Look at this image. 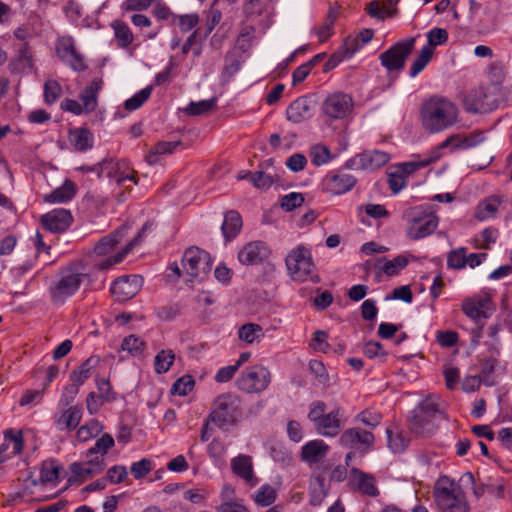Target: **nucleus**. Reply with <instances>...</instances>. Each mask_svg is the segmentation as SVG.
Returning <instances> with one entry per match:
<instances>
[{"label":"nucleus","mask_w":512,"mask_h":512,"mask_svg":"<svg viewBox=\"0 0 512 512\" xmlns=\"http://www.w3.org/2000/svg\"><path fill=\"white\" fill-rule=\"evenodd\" d=\"M421 122L425 130L438 133L452 127L458 119L454 103L443 97H430L421 107Z\"/></svg>","instance_id":"f257e3e1"},{"label":"nucleus","mask_w":512,"mask_h":512,"mask_svg":"<svg viewBox=\"0 0 512 512\" xmlns=\"http://www.w3.org/2000/svg\"><path fill=\"white\" fill-rule=\"evenodd\" d=\"M87 274L79 262L68 264L59 270L56 279L51 282L48 292L54 305H63L80 289Z\"/></svg>","instance_id":"f03ea898"},{"label":"nucleus","mask_w":512,"mask_h":512,"mask_svg":"<svg viewBox=\"0 0 512 512\" xmlns=\"http://www.w3.org/2000/svg\"><path fill=\"white\" fill-rule=\"evenodd\" d=\"M437 400L436 396L430 395L414 409L413 416L409 420L411 432L420 436H428L436 430V421L443 417Z\"/></svg>","instance_id":"7ed1b4c3"},{"label":"nucleus","mask_w":512,"mask_h":512,"mask_svg":"<svg viewBox=\"0 0 512 512\" xmlns=\"http://www.w3.org/2000/svg\"><path fill=\"white\" fill-rule=\"evenodd\" d=\"M434 498L439 509L448 512H469V505L461 487L447 476L436 482Z\"/></svg>","instance_id":"20e7f679"},{"label":"nucleus","mask_w":512,"mask_h":512,"mask_svg":"<svg viewBox=\"0 0 512 512\" xmlns=\"http://www.w3.org/2000/svg\"><path fill=\"white\" fill-rule=\"evenodd\" d=\"M241 415V400L234 393H223L216 397L209 420L222 430H228Z\"/></svg>","instance_id":"39448f33"},{"label":"nucleus","mask_w":512,"mask_h":512,"mask_svg":"<svg viewBox=\"0 0 512 512\" xmlns=\"http://www.w3.org/2000/svg\"><path fill=\"white\" fill-rule=\"evenodd\" d=\"M285 262L288 273L294 281L320 282V277L316 272L309 249L298 246L286 256Z\"/></svg>","instance_id":"423d86ee"},{"label":"nucleus","mask_w":512,"mask_h":512,"mask_svg":"<svg viewBox=\"0 0 512 512\" xmlns=\"http://www.w3.org/2000/svg\"><path fill=\"white\" fill-rule=\"evenodd\" d=\"M403 218L408 223L407 236L411 240L429 236L438 226V217L421 206L407 209Z\"/></svg>","instance_id":"0eeeda50"},{"label":"nucleus","mask_w":512,"mask_h":512,"mask_svg":"<svg viewBox=\"0 0 512 512\" xmlns=\"http://www.w3.org/2000/svg\"><path fill=\"white\" fill-rule=\"evenodd\" d=\"M271 382V373L262 365H253L245 368L236 380V386L245 393H260Z\"/></svg>","instance_id":"6e6552de"},{"label":"nucleus","mask_w":512,"mask_h":512,"mask_svg":"<svg viewBox=\"0 0 512 512\" xmlns=\"http://www.w3.org/2000/svg\"><path fill=\"white\" fill-rule=\"evenodd\" d=\"M416 37L401 40L380 54L381 65L388 71H401L415 48Z\"/></svg>","instance_id":"1a4fd4ad"},{"label":"nucleus","mask_w":512,"mask_h":512,"mask_svg":"<svg viewBox=\"0 0 512 512\" xmlns=\"http://www.w3.org/2000/svg\"><path fill=\"white\" fill-rule=\"evenodd\" d=\"M182 266L192 279L207 275L211 268L210 255L197 247L188 248L182 257Z\"/></svg>","instance_id":"9d476101"},{"label":"nucleus","mask_w":512,"mask_h":512,"mask_svg":"<svg viewBox=\"0 0 512 512\" xmlns=\"http://www.w3.org/2000/svg\"><path fill=\"white\" fill-rule=\"evenodd\" d=\"M353 105L354 102L350 95L337 92L325 99L322 110L330 119H344L352 113Z\"/></svg>","instance_id":"9b49d317"},{"label":"nucleus","mask_w":512,"mask_h":512,"mask_svg":"<svg viewBox=\"0 0 512 512\" xmlns=\"http://www.w3.org/2000/svg\"><path fill=\"white\" fill-rule=\"evenodd\" d=\"M143 285V278L139 275H125L118 277L111 285V294L118 302H125L137 295Z\"/></svg>","instance_id":"f8f14e48"},{"label":"nucleus","mask_w":512,"mask_h":512,"mask_svg":"<svg viewBox=\"0 0 512 512\" xmlns=\"http://www.w3.org/2000/svg\"><path fill=\"white\" fill-rule=\"evenodd\" d=\"M494 310L490 296H474L462 302V311L473 321L488 319Z\"/></svg>","instance_id":"ddd939ff"},{"label":"nucleus","mask_w":512,"mask_h":512,"mask_svg":"<svg viewBox=\"0 0 512 512\" xmlns=\"http://www.w3.org/2000/svg\"><path fill=\"white\" fill-rule=\"evenodd\" d=\"M374 440L372 432L354 427L346 429L341 434L339 443L346 448L368 450L373 446Z\"/></svg>","instance_id":"4468645a"},{"label":"nucleus","mask_w":512,"mask_h":512,"mask_svg":"<svg viewBox=\"0 0 512 512\" xmlns=\"http://www.w3.org/2000/svg\"><path fill=\"white\" fill-rule=\"evenodd\" d=\"M464 108L469 113H487L492 111L495 105V99L492 98L484 88L471 91L464 99Z\"/></svg>","instance_id":"2eb2a0df"},{"label":"nucleus","mask_w":512,"mask_h":512,"mask_svg":"<svg viewBox=\"0 0 512 512\" xmlns=\"http://www.w3.org/2000/svg\"><path fill=\"white\" fill-rule=\"evenodd\" d=\"M270 255L268 246L263 241L247 243L238 253V260L243 265H258Z\"/></svg>","instance_id":"dca6fc26"},{"label":"nucleus","mask_w":512,"mask_h":512,"mask_svg":"<svg viewBox=\"0 0 512 512\" xmlns=\"http://www.w3.org/2000/svg\"><path fill=\"white\" fill-rule=\"evenodd\" d=\"M73 217L69 210L66 209H54L41 216L42 226L52 232L61 233L66 231L71 225Z\"/></svg>","instance_id":"f3484780"},{"label":"nucleus","mask_w":512,"mask_h":512,"mask_svg":"<svg viewBox=\"0 0 512 512\" xmlns=\"http://www.w3.org/2000/svg\"><path fill=\"white\" fill-rule=\"evenodd\" d=\"M153 228L152 222H146L141 230L138 232L136 237H134L121 251L117 252L116 254L107 257L103 261L97 263V268L99 270H107L111 267H113L115 264L120 263L126 255L137 245H139L142 241V239L146 236L148 232H151Z\"/></svg>","instance_id":"a211bd4d"},{"label":"nucleus","mask_w":512,"mask_h":512,"mask_svg":"<svg viewBox=\"0 0 512 512\" xmlns=\"http://www.w3.org/2000/svg\"><path fill=\"white\" fill-rule=\"evenodd\" d=\"M99 178L106 175L108 178L116 180L117 184L124 187V183L129 180L138 184V179L134 174L121 171V163L113 159H104L99 163Z\"/></svg>","instance_id":"6ab92c4d"},{"label":"nucleus","mask_w":512,"mask_h":512,"mask_svg":"<svg viewBox=\"0 0 512 512\" xmlns=\"http://www.w3.org/2000/svg\"><path fill=\"white\" fill-rule=\"evenodd\" d=\"M457 139H458L457 135L450 136L445 141L440 143L436 148H434L432 151H430L426 158H424L420 161H411V162L403 163L402 164L403 172L407 173V174H411L419 168L426 167V166L436 162L442 156V153H441L442 149L448 147L449 145L454 143V141Z\"/></svg>","instance_id":"aec40b11"},{"label":"nucleus","mask_w":512,"mask_h":512,"mask_svg":"<svg viewBox=\"0 0 512 512\" xmlns=\"http://www.w3.org/2000/svg\"><path fill=\"white\" fill-rule=\"evenodd\" d=\"M342 416V409L340 407H336L334 410L322 417V419L315 425V429L323 436L334 437L340 432Z\"/></svg>","instance_id":"412c9836"},{"label":"nucleus","mask_w":512,"mask_h":512,"mask_svg":"<svg viewBox=\"0 0 512 512\" xmlns=\"http://www.w3.org/2000/svg\"><path fill=\"white\" fill-rule=\"evenodd\" d=\"M104 468V458L98 456L87 458V461L84 463H72L70 466L72 474L81 480H85L93 475L99 474L104 470Z\"/></svg>","instance_id":"4be33fe9"},{"label":"nucleus","mask_w":512,"mask_h":512,"mask_svg":"<svg viewBox=\"0 0 512 512\" xmlns=\"http://www.w3.org/2000/svg\"><path fill=\"white\" fill-rule=\"evenodd\" d=\"M313 115L312 102L307 97H299L286 110L287 119L293 123H301Z\"/></svg>","instance_id":"5701e85b"},{"label":"nucleus","mask_w":512,"mask_h":512,"mask_svg":"<svg viewBox=\"0 0 512 512\" xmlns=\"http://www.w3.org/2000/svg\"><path fill=\"white\" fill-rule=\"evenodd\" d=\"M233 472L242 478L248 485L255 486L258 483L253 472L252 459L247 455H239L231 460Z\"/></svg>","instance_id":"b1692460"},{"label":"nucleus","mask_w":512,"mask_h":512,"mask_svg":"<svg viewBox=\"0 0 512 512\" xmlns=\"http://www.w3.org/2000/svg\"><path fill=\"white\" fill-rule=\"evenodd\" d=\"M356 164L364 170H375L378 169L385 164H387L390 160V156L388 153L372 150L365 151L356 156Z\"/></svg>","instance_id":"393cba45"},{"label":"nucleus","mask_w":512,"mask_h":512,"mask_svg":"<svg viewBox=\"0 0 512 512\" xmlns=\"http://www.w3.org/2000/svg\"><path fill=\"white\" fill-rule=\"evenodd\" d=\"M329 446L323 440L307 442L301 450V459L309 464L320 462L328 453Z\"/></svg>","instance_id":"a878e982"},{"label":"nucleus","mask_w":512,"mask_h":512,"mask_svg":"<svg viewBox=\"0 0 512 512\" xmlns=\"http://www.w3.org/2000/svg\"><path fill=\"white\" fill-rule=\"evenodd\" d=\"M242 217L236 210L227 211L221 226L222 234L227 242L237 237L242 229Z\"/></svg>","instance_id":"bb28decb"},{"label":"nucleus","mask_w":512,"mask_h":512,"mask_svg":"<svg viewBox=\"0 0 512 512\" xmlns=\"http://www.w3.org/2000/svg\"><path fill=\"white\" fill-rule=\"evenodd\" d=\"M355 184V177L348 173H338L326 180L328 191L335 195H340L350 191Z\"/></svg>","instance_id":"cd10ccee"},{"label":"nucleus","mask_w":512,"mask_h":512,"mask_svg":"<svg viewBox=\"0 0 512 512\" xmlns=\"http://www.w3.org/2000/svg\"><path fill=\"white\" fill-rule=\"evenodd\" d=\"M126 233V227H120L113 233H110L104 237H102L99 242L94 247V253L97 256H107L109 255L114 247L120 242V240L124 237Z\"/></svg>","instance_id":"c85d7f7f"},{"label":"nucleus","mask_w":512,"mask_h":512,"mask_svg":"<svg viewBox=\"0 0 512 512\" xmlns=\"http://www.w3.org/2000/svg\"><path fill=\"white\" fill-rule=\"evenodd\" d=\"M103 86L101 78H95L89 86H87L81 93L80 99L83 102L85 113L94 111L97 107V97Z\"/></svg>","instance_id":"c756f323"},{"label":"nucleus","mask_w":512,"mask_h":512,"mask_svg":"<svg viewBox=\"0 0 512 512\" xmlns=\"http://www.w3.org/2000/svg\"><path fill=\"white\" fill-rule=\"evenodd\" d=\"M82 418V408L80 406H71L64 410L56 419V425L60 430H74Z\"/></svg>","instance_id":"7c9ffc66"},{"label":"nucleus","mask_w":512,"mask_h":512,"mask_svg":"<svg viewBox=\"0 0 512 512\" xmlns=\"http://www.w3.org/2000/svg\"><path fill=\"white\" fill-rule=\"evenodd\" d=\"M10 66L14 72H29L33 68V56L27 43L21 44Z\"/></svg>","instance_id":"2f4dec72"},{"label":"nucleus","mask_w":512,"mask_h":512,"mask_svg":"<svg viewBox=\"0 0 512 512\" xmlns=\"http://www.w3.org/2000/svg\"><path fill=\"white\" fill-rule=\"evenodd\" d=\"M357 482L359 491L369 497H377L379 490L376 486V479L373 475L364 473L356 468L351 470Z\"/></svg>","instance_id":"473e14b6"},{"label":"nucleus","mask_w":512,"mask_h":512,"mask_svg":"<svg viewBox=\"0 0 512 512\" xmlns=\"http://www.w3.org/2000/svg\"><path fill=\"white\" fill-rule=\"evenodd\" d=\"M497 365L498 360L495 357H487L481 361L480 374L472 377V380L476 383V387H479L480 384H484L488 387L495 384L493 373Z\"/></svg>","instance_id":"72a5a7b5"},{"label":"nucleus","mask_w":512,"mask_h":512,"mask_svg":"<svg viewBox=\"0 0 512 512\" xmlns=\"http://www.w3.org/2000/svg\"><path fill=\"white\" fill-rule=\"evenodd\" d=\"M69 140L75 150L83 152L91 149L94 143V137L87 128H77L69 133Z\"/></svg>","instance_id":"f704fd0d"},{"label":"nucleus","mask_w":512,"mask_h":512,"mask_svg":"<svg viewBox=\"0 0 512 512\" xmlns=\"http://www.w3.org/2000/svg\"><path fill=\"white\" fill-rule=\"evenodd\" d=\"M328 493L326 479L323 475H317L309 484V502L312 506H319Z\"/></svg>","instance_id":"c9c22d12"},{"label":"nucleus","mask_w":512,"mask_h":512,"mask_svg":"<svg viewBox=\"0 0 512 512\" xmlns=\"http://www.w3.org/2000/svg\"><path fill=\"white\" fill-rule=\"evenodd\" d=\"M408 264V260L404 256H397L393 260H386L385 257L380 258L375 264V269L384 272L391 277L397 275Z\"/></svg>","instance_id":"e433bc0d"},{"label":"nucleus","mask_w":512,"mask_h":512,"mask_svg":"<svg viewBox=\"0 0 512 512\" xmlns=\"http://www.w3.org/2000/svg\"><path fill=\"white\" fill-rule=\"evenodd\" d=\"M99 363V358L89 357L77 369L73 370L70 374V380L78 386H81L91 375Z\"/></svg>","instance_id":"4c0bfd02"},{"label":"nucleus","mask_w":512,"mask_h":512,"mask_svg":"<svg viewBox=\"0 0 512 512\" xmlns=\"http://www.w3.org/2000/svg\"><path fill=\"white\" fill-rule=\"evenodd\" d=\"M75 185L71 181H65L61 187L53 190L45 196V200L50 203H64L71 200L75 195Z\"/></svg>","instance_id":"58836bf2"},{"label":"nucleus","mask_w":512,"mask_h":512,"mask_svg":"<svg viewBox=\"0 0 512 512\" xmlns=\"http://www.w3.org/2000/svg\"><path fill=\"white\" fill-rule=\"evenodd\" d=\"M111 27L114 30L115 38L121 48H126L132 44L134 39L133 33L125 22L115 20L111 24Z\"/></svg>","instance_id":"ea45409f"},{"label":"nucleus","mask_w":512,"mask_h":512,"mask_svg":"<svg viewBox=\"0 0 512 512\" xmlns=\"http://www.w3.org/2000/svg\"><path fill=\"white\" fill-rule=\"evenodd\" d=\"M433 54V49L424 46L412 63L409 71V76L411 78H415L419 73H421L428 65V63L431 61Z\"/></svg>","instance_id":"a19ab883"},{"label":"nucleus","mask_w":512,"mask_h":512,"mask_svg":"<svg viewBox=\"0 0 512 512\" xmlns=\"http://www.w3.org/2000/svg\"><path fill=\"white\" fill-rule=\"evenodd\" d=\"M240 340L252 344L254 341L264 337L263 328L256 323H246L238 330Z\"/></svg>","instance_id":"79ce46f5"},{"label":"nucleus","mask_w":512,"mask_h":512,"mask_svg":"<svg viewBox=\"0 0 512 512\" xmlns=\"http://www.w3.org/2000/svg\"><path fill=\"white\" fill-rule=\"evenodd\" d=\"M114 445L113 437L105 433L103 434L95 443L93 447L87 450L86 458L90 457H101L104 458V455L107 454L108 450Z\"/></svg>","instance_id":"37998d69"},{"label":"nucleus","mask_w":512,"mask_h":512,"mask_svg":"<svg viewBox=\"0 0 512 512\" xmlns=\"http://www.w3.org/2000/svg\"><path fill=\"white\" fill-rule=\"evenodd\" d=\"M460 481L466 485L472 486L473 494L476 498L481 497L485 492L494 493V484L477 482L473 473L471 472H465L462 475Z\"/></svg>","instance_id":"c03bdc74"},{"label":"nucleus","mask_w":512,"mask_h":512,"mask_svg":"<svg viewBox=\"0 0 512 512\" xmlns=\"http://www.w3.org/2000/svg\"><path fill=\"white\" fill-rule=\"evenodd\" d=\"M499 204L500 202L497 198L486 199L483 203L478 205L475 212V217L480 221L494 217L498 210Z\"/></svg>","instance_id":"a18cd8bd"},{"label":"nucleus","mask_w":512,"mask_h":512,"mask_svg":"<svg viewBox=\"0 0 512 512\" xmlns=\"http://www.w3.org/2000/svg\"><path fill=\"white\" fill-rule=\"evenodd\" d=\"M388 447L394 453L403 452L407 445L408 439L399 431L393 428H387L386 430Z\"/></svg>","instance_id":"49530a36"},{"label":"nucleus","mask_w":512,"mask_h":512,"mask_svg":"<svg viewBox=\"0 0 512 512\" xmlns=\"http://www.w3.org/2000/svg\"><path fill=\"white\" fill-rule=\"evenodd\" d=\"M337 16V11L333 8H330L324 23L316 29V34L320 42L326 41L333 34V27Z\"/></svg>","instance_id":"de8ad7c7"},{"label":"nucleus","mask_w":512,"mask_h":512,"mask_svg":"<svg viewBox=\"0 0 512 512\" xmlns=\"http://www.w3.org/2000/svg\"><path fill=\"white\" fill-rule=\"evenodd\" d=\"M175 354L172 350H161L155 357L154 367L157 374L166 373L172 366Z\"/></svg>","instance_id":"09e8293b"},{"label":"nucleus","mask_w":512,"mask_h":512,"mask_svg":"<svg viewBox=\"0 0 512 512\" xmlns=\"http://www.w3.org/2000/svg\"><path fill=\"white\" fill-rule=\"evenodd\" d=\"M146 347L145 342L136 335H129L122 341L121 348L132 356L141 355Z\"/></svg>","instance_id":"8fccbe9b"},{"label":"nucleus","mask_w":512,"mask_h":512,"mask_svg":"<svg viewBox=\"0 0 512 512\" xmlns=\"http://www.w3.org/2000/svg\"><path fill=\"white\" fill-rule=\"evenodd\" d=\"M102 429L103 427L101 423L95 419H92L78 429L77 438L81 442L88 441L92 437L97 436L102 431Z\"/></svg>","instance_id":"3c124183"},{"label":"nucleus","mask_w":512,"mask_h":512,"mask_svg":"<svg viewBox=\"0 0 512 512\" xmlns=\"http://www.w3.org/2000/svg\"><path fill=\"white\" fill-rule=\"evenodd\" d=\"M216 106V99L201 100L199 102H191L184 112L190 116H198L211 111Z\"/></svg>","instance_id":"603ef678"},{"label":"nucleus","mask_w":512,"mask_h":512,"mask_svg":"<svg viewBox=\"0 0 512 512\" xmlns=\"http://www.w3.org/2000/svg\"><path fill=\"white\" fill-rule=\"evenodd\" d=\"M152 90V86H147L131 98L127 99L124 103L125 109L128 111H134L140 108L149 99Z\"/></svg>","instance_id":"864d4df0"},{"label":"nucleus","mask_w":512,"mask_h":512,"mask_svg":"<svg viewBox=\"0 0 512 512\" xmlns=\"http://www.w3.org/2000/svg\"><path fill=\"white\" fill-rule=\"evenodd\" d=\"M195 385V381L192 376L184 375L174 382L171 388V393L179 396H186L190 393Z\"/></svg>","instance_id":"5fc2aeb1"},{"label":"nucleus","mask_w":512,"mask_h":512,"mask_svg":"<svg viewBox=\"0 0 512 512\" xmlns=\"http://www.w3.org/2000/svg\"><path fill=\"white\" fill-rule=\"evenodd\" d=\"M271 0H246L243 12L247 17L259 16L268 9Z\"/></svg>","instance_id":"6e6d98bb"},{"label":"nucleus","mask_w":512,"mask_h":512,"mask_svg":"<svg viewBox=\"0 0 512 512\" xmlns=\"http://www.w3.org/2000/svg\"><path fill=\"white\" fill-rule=\"evenodd\" d=\"M391 4H392L391 0H388L384 6H380L379 1L374 0L367 5L366 11L372 18H376L378 20H383L386 17L392 15V13L390 11Z\"/></svg>","instance_id":"4d7b16f0"},{"label":"nucleus","mask_w":512,"mask_h":512,"mask_svg":"<svg viewBox=\"0 0 512 512\" xmlns=\"http://www.w3.org/2000/svg\"><path fill=\"white\" fill-rule=\"evenodd\" d=\"M275 499H276V491L272 486H270L268 484L261 486V488L258 490L256 495L254 496V500H255L256 504L263 506V507L271 505L275 501Z\"/></svg>","instance_id":"13d9d810"},{"label":"nucleus","mask_w":512,"mask_h":512,"mask_svg":"<svg viewBox=\"0 0 512 512\" xmlns=\"http://www.w3.org/2000/svg\"><path fill=\"white\" fill-rule=\"evenodd\" d=\"M309 370L314 375L319 384L323 386L330 385L329 374L321 361L311 360L309 362Z\"/></svg>","instance_id":"bf43d9fd"},{"label":"nucleus","mask_w":512,"mask_h":512,"mask_svg":"<svg viewBox=\"0 0 512 512\" xmlns=\"http://www.w3.org/2000/svg\"><path fill=\"white\" fill-rule=\"evenodd\" d=\"M59 468L55 461L44 462L40 470V481L42 483L56 481L59 477Z\"/></svg>","instance_id":"052dcab7"},{"label":"nucleus","mask_w":512,"mask_h":512,"mask_svg":"<svg viewBox=\"0 0 512 512\" xmlns=\"http://www.w3.org/2000/svg\"><path fill=\"white\" fill-rule=\"evenodd\" d=\"M9 446V443L13 444L12 454H20L23 450V435L21 431H15L13 429H7L4 432V442Z\"/></svg>","instance_id":"680f3d73"},{"label":"nucleus","mask_w":512,"mask_h":512,"mask_svg":"<svg viewBox=\"0 0 512 512\" xmlns=\"http://www.w3.org/2000/svg\"><path fill=\"white\" fill-rule=\"evenodd\" d=\"M62 88L55 80H47L44 84V101L48 105L54 104L60 97Z\"/></svg>","instance_id":"e2e57ef3"},{"label":"nucleus","mask_w":512,"mask_h":512,"mask_svg":"<svg viewBox=\"0 0 512 512\" xmlns=\"http://www.w3.org/2000/svg\"><path fill=\"white\" fill-rule=\"evenodd\" d=\"M428 43L425 47L433 49L438 46L445 44L448 40V32L443 28H433L427 33Z\"/></svg>","instance_id":"0e129e2a"},{"label":"nucleus","mask_w":512,"mask_h":512,"mask_svg":"<svg viewBox=\"0 0 512 512\" xmlns=\"http://www.w3.org/2000/svg\"><path fill=\"white\" fill-rule=\"evenodd\" d=\"M447 266L452 269H462L466 266V249L461 247L452 250L447 257Z\"/></svg>","instance_id":"69168bd1"},{"label":"nucleus","mask_w":512,"mask_h":512,"mask_svg":"<svg viewBox=\"0 0 512 512\" xmlns=\"http://www.w3.org/2000/svg\"><path fill=\"white\" fill-rule=\"evenodd\" d=\"M356 419L363 423L365 426L373 429L380 424L382 415L374 410L365 409L357 415Z\"/></svg>","instance_id":"338daca9"},{"label":"nucleus","mask_w":512,"mask_h":512,"mask_svg":"<svg viewBox=\"0 0 512 512\" xmlns=\"http://www.w3.org/2000/svg\"><path fill=\"white\" fill-rule=\"evenodd\" d=\"M56 51L58 56L66 61L76 51L73 39L71 37H63L57 42Z\"/></svg>","instance_id":"774afa93"}]
</instances>
